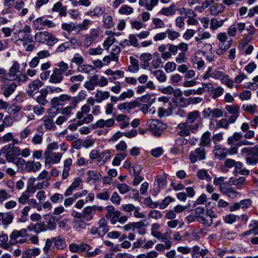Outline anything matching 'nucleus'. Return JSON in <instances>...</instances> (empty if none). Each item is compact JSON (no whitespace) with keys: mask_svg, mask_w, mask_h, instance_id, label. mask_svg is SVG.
Instances as JSON below:
<instances>
[{"mask_svg":"<svg viewBox=\"0 0 258 258\" xmlns=\"http://www.w3.org/2000/svg\"><path fill=\"white\" fill-rule=\"evenodd\" d=\"M109 96V92L97 90L95 95V101L97 103H101L102 101L108 99Z\"/></svg>","mask_w":258,"mask_h":258,"instance_id":"obj_38","label":"nucleus"},{"mask_svg":"<svg viewBox=\"0 0 258 258\" xmlns=\"http://www.w3.org/2000/svg\"><path fill=\"white\" fill-rule=\"evenodd\" d=\"M126 156V154L124 153L117 154L112 160V164L113 166L119 165L121 161L123 160Z\"/></svg>","mask_w":258,"mask_h":258,"instance_id":"obj_55","label":"nucleus"},{"mask_svg":"<svg viewBox=\"0 0 258 258\" xmlns=\"http://www.w3.org/2000/svg\"><path fill=\"white\" fill-rule=\"evenodd\" d=\"M110 151L104 150L100 153L99 159L97 160V165L101 166L104 164L110 158Z\"/></svg>","mask_w":258,"mask_h":258,"instance_id":"obj_31","label":"nucleus"},{"mask_svg":"<svg viewBox=\"0 0 258 258\" xmlns=\"http://www.w3.org/2000/svg\"><path fill=\"white\" fill-rule=\"evenodd\" d=\"M39 94L40 95L36 98V102L41 105H46L48 102L46 99L48 94V91L42 89L39 91Z\"/></svg>","mask_w":258,"mask_h":258,"instance_id":"obj_37","label":"nucleus"},{"mask_svg":"<svg viewBox=\"0 0 258 258\" xmlns=\"http://www.w3.org/2000/svg\"><path fill=\"white\" fill-rule=\"evenodd\" d=\"M160 225L158 223H153L151 225V234L156 238H161V232L159 231Z\"/></svg>","mask_w":258,"mask_h":258,"instance_id":"obj_45","label":"nucleus"},{"mask_svg":"<svg viewBox=\"0 0 258 258\" xmlns=\"http://www.w3.org/2000/svg\"><path fill=\"white\" fill-rule=\"evenodd\" d=\"M166 33L167 37L169 40L171 41L175 40L180 36V34L178 32L170 29L169 28L166 29Z\"/></svg>","mask_w":258,"mask_h":258,"instance_id":"obj_59","label":"nucleus"},{"mask_svg":"<svg viewBox=\"0 0 258 258\" xmlns=\"http://www.w3.org/2000/svg\"><path fill=\"white\" fill-rule=\"evenodd\" d=\"M176 64L173 61H168L165 65L164 70L167 73L174 72L176 68Z\"/></svg>","mask_w":258,"mask_h":258,"instance_id":"obj_64","label":"nucleus"},{"mask_svg":"<svg viewBox=\"0 0 258 258\" xmlns=\"http://www.w3.org/2000/svg\"><path fill=\"white\" fill-rule=\"evenodd\" d=\"M175 12V6L174 5H172L169 7L163 8L159 11V13L166 16H169L174 15Z\"/></svg>","mask_w":258,"mask_h":258,"instance_id":"obj_43","label":"nucleus"},{"mask_svg":"<svg viewBox=\"0 0 258 258\" xmlns=\"http://www.w3.org/2000/svg\"><path fill=\"white\" fill-rule=\"evenodd\" d=\"M94 117L91 114H87L86 116H84L82 119H78V125H82L83 124H87L92 122L93 120Z\"/></svg>","mask_w":258,"mask_h":258,"instance_id":"obj_61","label":"nucleus"},{"mask_svg":"<svg viewBox=\"0 0 258 258\" xmlns=\"http://www.w3.org/2000/svg\"><path fill=\"white\" fill-rule=\"evenodd\" d=\"M191 62L193 66H196V68L199 71H203L205 68V61L204 60L197 55L193 56L191 58Z\"/></svg>","mask_w":258,"mask_h":258,"instance_id":"obj_32","label":"nucleus"},{"mask_svg":"<svg viewBox=\"0 0 258 258\" xmlns=\"http://www.w3.org/2000/svg\"><path fill=\"white\" fill-rule=\"evenodd\" d=\"M232 42L231 39L228 41L227 43H226V42L219 41L216 50V53L219 55L223 54L230 47Z\"/></svg>","mask_w":258,"mask_h":258,"instance_id":"obj_24","label":"nucleus"},{"mask_svg":"<svg viewBox=\"0 0 258 258\" xmlns=\"http://www.w3.org/2000/svg\"><path fill=\"white\" fill-rule=\"evenodd\" d=\"M17 87L16 83H9L5 81L3 82L1 88L3 90V95L6 97H9L15 90Z\"/></svg>","mask_w":258,"mask_h":258,"instance_id":"obj_14","label":"nucleus"},{"mask_svg":"<svg viewBox=\"0 0 258 258\" xmlns=\"http://www.w3.org/2000/svg\"><path fill=\"white\" fill-rule=\"evenodd\" d=\"M167 127L166 124L158 120L153 119L149 124V129L155 136H160Z\"/></svg>","mask_w":258,"mask_h":258,"instance_id":"obj_7","label":"nucleus"},{"mask_svg":"<svg viewBox=\"0 0 258 258\" xmlns=\"http://www.w3.org/2000/svg\"><path fill=\"white\" fill-rule=\"evenodd\" d=\"M91 22V21L89 19H84L81 23L77 25L75 24V31L77 33H79L82 31L88 30Z\"/></svg>","mask_w":258,"mask_h":258,"instance_id":"obj_30","label":"nucleus"},{"mask_svg":"<svg viewBox=\"0 0 258 258\" xmlns=\"http://www.w3.org/2000/svg\"><path fill=\"white\" fill-rule=\"evenodd\" d=\"M224 23V20H217L215 18H212L210 21V29L214 31L222 27Z\"/></svg>","mask_w":258,"mask_h":258,"instance_id":"obj_50","label":"nucleus"},{"mask_svg":"<svg viewBox=\"0 0 258 258\" xmlns=\"http://www.w3.org/2000/svg\"><path fill=\"white\" fill-rule=\"evenodd\" d=\"M172 242L171 240H168L165 241V244L158 243L155 246V249L158 251H163L165 249H169L171 248Z\"/></svg>","mask_w":258,"mask_h":258,"instance_id":"obj_54","label":"nucleus"},{"mask_svg":"<svg viewBox=\"0 0 258 258\" xmlns=\"http://www.w3.org/2000/svg\"><path fill=\"white\" fill-rule=\"evenodd\" d=\"M3 154L7 161L14 162L16 158L20 156V148L13 144H7L3 147Z\"/></svg>","mask_w":258,"mask_h":258,"instance_id":"obj_5","label":"nucleus"},{"mask_svg":"<svg viewBox=\"0 0 258 258\" xmlns=\"http://www.w3.org/2000/svg\"><path fill=\"white\" fill-rule=\"evenodd\" d=\"M28 235L27 229L22 228L20 230H14L10 235V243L12 245L23 243L27 241Z\"/></svg>","mask_w":258,"mask_h":258,"instance_id":"obj_6","label":"nucleus"},{"mask_svg":"<svg viewBox=\"0 0 258 258\" xmlns=\"http://www.w3.org/2000/svg\"><path fill=\"white\" fill-rule=\"evenodd\" d=\"M131 64L128 66V71L132 73H137L140 69L139 60L134 56L130 57Z\"/></svg>","mask_w":258,"mask_h":258,"instance_id":"obj_35","label":"nucleus"},{"mask_svg":"<svg viewBox=\"0 0 258 258\" xmlns=\"http://www.w3.org/2000/svg\"><path fill=\"white\" fill-rule=\"evenodd\" d=\"M220 191L225 195H226L231 199H235L240 196V194L234 190L230 186L222 185L220 187Z\"/></svg>","mask_w":258,"mask_h":258,"instance_id":"obj_15","label":"nucleus"},{"mask_svg":"<svg viewBox=\"0 0 258 258\" xmlns=\"http://www.w3.org/2000/svg\"><path fill=\"white\" fill-rule=\"evenodd\" d=\"M195 217L200 223L210 226L215 215L213 211H206L204 207H199L195 210Z\"/></svg>","mask_w":258,"mask_h":258,"instance_id":"obj_2","label":"nucleus"},{"mask_svg":"<svg viewBox=\"0 0 258 258\" xmlns=\"http://www.w3.org/2000/svg\"><path fill=\"white\" fill-rule=\"evenodd\" d=\"M83 180L80 177H76L71 185L69 186L64 193L65 197H69L72 194L73 191L76 190L80 185H82Z\"/></svg>","mask_w":258,"mask_h":258,"instance_id":"obj_18","label":"nucleus"},{"mask_svg":"<svg viewBox=\"0 0 258 258\" xmlns=\"http://www.w3.org/2000/svg\"><path fill=\"white\" fill-rule=\"evenodd\" d=\"M40 253V249L39 248L35 247L34 248H30L25 250L23 253V257L28 258L34 256L38 255Z\"/></svg>","mask_w":258,"mask_h":258,"instance_id":"obj_44","label":"nucleus"},{"mask_svg":"<svg viewBox=\"0 0 258 258\" xmlns=\"http://www.w3.org/2000/svg\"><path fill=\"white\" fill-rule=\"evenodd\" d=\"M77 106V101H72L69 105L63 107L61 110V113L68 119L73 115L72 110Z\"/></svg>","mask_w":258,"mask_h":258,"instance_id":"obj_19","label":"nucleus"},{"mask_svg":"<svg viewBox=\"0 0 258 258\" xmlns=\"http://www.w3.org/2000/svg\"><path fill=\"white\" fill-rule=\"evenodd\" d=\"M225 7L220 3H216L212 5L209 8L211 15L217 16L224 11Z\"/></svg>","mask_w":258,"mask_h":258,"instance_id":"obj_27","label":"nucleus"},{"mask_svg":"<svg viewBox=\"0 0 258 258\" xmlns=\"http://www.w3.org/2000/svg\"><path fill=\"white\" fill-rule=\"evenodd\" d=\"M176 130L179 136L185 137L190 135L191 127L187 122H183L178 124Z\"/></svg>","mask_w":258,"mask_h":258,"instance_id":"obj_17","label":"nucleus"},{"mask_svg":"<svg viewBox=\"0 0 258 258\" xmlns=\"http://www.w3.org/2000/svg\"><path fill=\"white\" fill-rule=\"evenodd\" d=\"M41 164L40 162L34 161H27L25 166V169L27 172H36L40 169L41 167Z\"/></svg>","mask_w":258,"mask_h":258,"instance_id":"obj_22","label":"nucleus"},{"mask_svg":"<svg viewBox=\"0 0 258 258\" xmlns=\"http://www.w3.org/2000/svg\"><path fill=\"white\" fill-rule=\"evenodd\" d=\"M197 176L199 179L206 180L207 182L210 181L212 180V178L208 173V171L205 169L198 170L197 173Z\"/></svg>","mask_w":258,"mask_h":258,"instance_id":"obj_42","label":"nucleus"},{"mask_svg":"<svg viewBox=\"0 0 258 258\" xmlns=\"http://www.w3.org/2000/svg\"><path fill=\"white\" fill-rule=\"evenodd\" d=\"M42 120L44 122V127L47 130H52L56 129V126L54 124L52 118L48 116H44L42 118Z\"/></svg>","mask_w":258,"mask_h":258,"instance_id":"obj_41","label":"nucleus"},{"mask_svg":"<svg viewBox=\"0 0 258 258\" xmlns=\"http://www.w3.org/2000/svg\"><path fill=\"white\" fill-rule=\"evenodd\" d=\"M222 84H224L227 87L232 88L233 87V81L229 79V76L227 75H223L220 78Z\"/></svg>","mask_w":258,"mask_h":258,"instance_id":"obj_62","label":"nucleus"},{"mask_svg":"<svg viewBox=\"0 0 258 258\" xmlns=\"http://www.w3.org/2000/svg\"><path fill=\"white\" fill-rule=\"evenodd\" d=\"M215 157L222 160L225 159L228 155L227 149L225 148H218L213 150Z\"/></svg>","mask_w":258,"mask_h":258,"instance_id":"obj_33","label":"nucleus"},{"mask_svg":"<svg viewBox=\"0 0 258 258\" xmlns=\"http://www.w3.org/2000/svg\"><path fill=\"white\" fill-rule=\"evenodd\" d=\"M30 210L29 206H25L22 210L21 215L18 221L20 222H25L28 220V212Z\"/></svg>","mask_w":258,"mask_h":258,"instance_id":"obj_57","label":"nucleus"},{"mask_svg":"<svg viewBox=\"0 0 258 258\" xmlns=\"http://www.w3.org/2000/svg\"><path fill=\"white\" fill-rule=\"evenodd\" d=\"M242 137V134L240 133L235 132L232 136L228 138L227 143L230 145H232L235 142L240 141Z\"/></svg>","mask_w":258,"mask_h":258,"instance_id":"obj_52","label":"nucleus"},{"mask_svg":"<svg viewBox=\"0 0 258 258\" xmlns=\"http://www.w3.org/2000/svg\"><path fill=\"white\" fill-rule=\"evenodd\" d=\"M211 136V134L209 131H207L205 132L202 136L201 137L200 140V145L201 147H205L210 146L211 144V139L210 137Z\"/></svg>","mask_w":258,"mask_h":258,"instance_id":"obj_40","label":"nucleus"},{"mask_svg":"<svg viewBox=\"0 0 258 258\" xmlns=\"http://www.w3.org/2000/svg\"><path fill=\"white\" fill-rule=\"evenodd\" d=\"M105 9L103 7L96 6L93 9L89 10L87 15L91 17H96L99 18L105 12Z\"/></svg>","mask_w":258,"mask_h":258,"instance_id":"obj_28","label":"nucleus"},{"mask_svg":"<svg viewBox=\"0 0 258 258\" xmlns=\"http://www.w3.org/2000/svg\"><path fill=\"white\" fill-rule=\"evenodd\" d=\"M48 32L41 31L37 32L34 36L35 40L39 43H44L46 42Z\"/></svg>","mask_w":258,"mask_h":258,"instance_id":"obj_47","label":"nucleus"},{"mask_svg":"<svg viewBox=\"0 0 258 258\" xmlns=\"http://www.w3.org/2000/svg\"><path fill=\"white\" fill-rule=\"evenodd\" d=\"M20 66L18 62L14 61L9 69V73L6 75L4 78L8 81H16L19 82H25L28 80V77L20 71Z\"/></svg>","mask_w":258,"mask_h":258,"instance_id":"obj_4","label":"nucleus"},{"mask_svg":"<svg viewBox=\"0 0 258 258\" xmlns=\"http://www.w3.org/2000/svg\"><path fill=\"white\" fill-rule=\"evenodd\" d=\"M134 9L127 5H122L118 10V13L121 15H130L134 12Z\"/></svg>","mask_w":258,"mask_h":258,"instance_id":"obj_49","label":"nucleus"},{"mask_svg":"<svg viewBox=\"0 0 258 258\" xmlns=\"http://www.w3.org/2000/svg\"><path fill=\"white\" fill-rule=\"evenodd\" d=\"M73 160L71 158H68L64 161L63 171L61 174V178L62 179H65L69 177V172Z\"/></svg>","mask_w":258,"mask_h":258,"instance_id":"obj_23","label":"nucleus"},{"mask_svg":"<svg viewBox=\"0 0 258 258\" xmlns=\"http://www.w3.org/2000/svg\"><path fill=\"white\" fill-rule=\"evenodd\" d=\"M103 210V207L101 206H87L83 209L84 219L86 221H91L97 211L101 212Z\"/></svg>","mask_w":258,"mask_h":258,"instance_id":"obj_8","label":"nucleus"},{"mask_svg":"<svg viewBox=\"0 0 258 258\" xmlns=\"http://www.w3.org/2000/svg\"><path fill=\"white\" fill-rule=\"evenodd\" d=\"M249 230L245 231L240 235V237L243 238L250 236V235H258V221L255 220H251L248 225Z\"/></svg>","mask_w":258,"mask_h":258,"instance_id":"obj_13","label":"nucleus"},{"mask_svg":"<svg viewBox=\"0 0 258 258\" xmlns=\"http://www.w3.org/2000/svg\"><path fill=\"white\" fill-rule=\"evenodd\" d=\"M102 27L104 29H110L114 26L113 17L108 14H104L102 18Z\"/></svg>","mask_w":258,"mask_h":258,"instance_id":"obj_26","label":"nucleus"},{"mask_svg":"<svg viewBox=\"0 0 258 258\" xmlns=\"http://www.w3.org/2000/svg\"><path fill=\"white\" fill-rule=\"evenodd\" d=\"M43 83L39 80L36 79L29 83L27 93L30 96H33L37 94L39 89L42 86Z\"/></svg>","mask_w":258,"mask_h":258,"instance_id":"obj_12","label":"nucleus"},{"mask_svg":"<svg viewBox=\"0 0 258 258\" xmlns=\"http://www.w3.org/2000/svg\"><path fill=\"white\" fill-rule=\"evenodd\" d=\"M225 109L231 116L229 117L230 121L233 123L236 120L239 115L240 107L237 104L227 105Z\"/></svg>","mask_w":258,"mask_h":258,"instance_id":"obj_11","label":"nucleus"},{"mask_svg":"<svg viewBox=\"0 0 258 258\" xmlns=\"http://www.w3.org/2000/svg\"><path fill=\"white\" fill-rule=\"evenodd\" d=\"M134 231L137 230L138 233L140 235H144L146 233V230L144 228L147 226L146 221H140L137 222H133Z\"/></svg>","mask_w":258,"mask_h":258,"instance_id":"obj_29","label":"nucleus"},{"mask_svg":"<svg viewBox=\"0 0 258 258\" xmlns=\"http://www.w3.org/2000/svg\"><path fill=\"white\" fill-rule=\"evenodd\" d=\"M52 240L54 246L57 249H62L67 246L65 240L62 238V236H58L52 238Z\"/></svg>","mask_w":258,"mask_h":258,"instance_id":"obj_39","label":"nucleus"},{"mask_svg":"<svg viewBox=\"0 0 258 258\" xmlns=\"http://www.w3.org/2000/svg\"><path fill=\"white\" fill-rule=\"evenodd\" d=\"M61 29L67 31L68 33H71L73 30H75V24L73 22L63 23L61 25Z\"/></svg>","mask_w":258,"mask_h":258,"instance_id":"obj_63","label":"nucleus"},{"mask_svg":"<svg viewBox=\"0 0 258 258\" xmlns=\"http://www.w3.org/2000/svg\"><path fill=\"white\" fill-rule=\"evenodd\" d=\"M242 109L251 114L256 113L257 112V106L255 104H244L242 106Z\"/></svg>","mask_w":258,"mask_h":258,"instance_id":"obj_56","label":"nucleus"},{"mask_svg":"<svg viewBox=\"0 0 258 258\" xmlns=\"http://www.w3.org/2000/svg\"><path fill=\"white\" fill-rule=\"evenodd\" d=\"M31 33L30 26L25 25L22 29L14 32L12 40L17 45L24 47L26 51H32L35 48V44Z\"/></svg>","mask_w":258,"mask_h":258,"instance_id":"obj_1","label":"nucleus"},{"mask_svg":"<svg viewBox=\"0 0 258 258\" xmlns=\"http://www.w3.org/2000/svg\"><path fill=\"white\" fill-rule=\"evenodd\" d=\"M13 219L12 213L0 212V224L7 226L12 222Z\"/></svg>","mask_w":258,"mask_h":258,"instance_id":"obj_25","label":"nucleus"},{"mask_svg":"<svg viewBox=\"0 0 258 258\" xmlns=\"http://www.w3.org/2000/svg\"><path fill=\"white\" fill-rule=\"evenodd\" d=\"M113 185H116L117 189L121 194H125L130 191L131 187L125 183H119L117 181L113 182Z\"/></svg>","mask_w":258,"mask_h":258,"instance_id":"obj_46","label":"nucleus"},{"mask_svg":"<svg viewBox=\"0 0 258 258\" xmlns=\"http://www.w3.org/2000/svg\"><path fill=\"white\" fill-rule=\"evenodd\" d=\"M198 35L195 39L197 42H199L204 39H209L211 37V33L208 31H204L202 28H199L197 30Z\"/></svg>","mask_w":258,"mask_h":258,"instance_id":"obj_34","label":"nucleus"},{"mask_svg":"<svg viewBox=\"0 0 258 258\" xmlns=\"http://www.w3.org/2000/svg\"><path fill=\"white\" fill-rule=\"evenodd\" d=\"M98 228L100 233L101 236L105 235L109 230V226L107 224V222L105 218H101L98 222Z\"/></svg>","mask_w":258,"mask_h":258,"instance_id":"obj_36","label":"nucleus"},{"mask_svg":"<svg viewBox=\"0 0 258 258\" xmlns=\"http://www.w3.org/2000/svg\"><path fill=\"white\" fill-rule=\"evenodd\" d=\"M135 95V93L132 89H127L125 91L122 92L119 95V99L120 101H123L126 98H131Z\"/></svg>","mask_w":258,"mask_h":258,"instance_id":"obj_58","label":"nucleus"},{"mask_svg":"<svg viewBox=\"0 0 258 258\" xmlns=\"http://www.w3.org/2000/svg\"><path fill=\"white\" fill-rule=\"evenodd\" d=\"M45 165L50 167L52 164L58 163L61 158L62 154L58 152H52L49 154H44Z\"/></svg>","mask_w":258,"mask_h":258,"instance_id":"obj_9","label":"nucleus"},{"mask_svg":"<svg viewBox=\"0 0 258 258\" xmlns=\"http://www.w3.org/2000/svg\"><path fill=\"white\" fill-rule=\"evenodd\" d=\"M87 182H90L91 181H97L99 179V176L95 171L89 170L87 173Z\"/></svg>","mask_w":258,"mask_h":258,"instance_id":"obj_60","label":"nucleus"},{"mask_svg":"<svg viewBox=\"0 0 258 258\" xmlns=\"http://www.w3.org/2000/svg\"><path fill=\"white\" fill-rule=\"evenodd\" d=\"M241 155L245 158L247 165H256L258 164V145L242 148L241 150Z\"/></svg>","mask_w":258,"mask_h":258,"instance_id":"obj_3","label":"nucleus"},{"mask_svg":"<svg viewBox=\"0 0 258 258\" xmlns=\"http://www.w3.org/2000/svg\"><path fill=\"white\" fill-rule=\"evenodd\" d=\"M229 183L230 185H234L238 189H241L246 184V179L243 176L238 178L231 177L229 180Z\"/></svg>","mask_w":258,"mask_h":258,"instance_id":"obj_21","label":"nucleus"},{"mask_svg":"<svg viewBox=\"0 0 258 258\" xmlns=\"http://www.w3.org/2000/svg\"><path fill=\"white\" fill-rule=\"evenodd\" d=\"M206 157V152L204 147H200L189 154V160L191 163H195L198 160H205Z\"/></svg>","mask_w":258,"mask_h":258,"instance_id":"obj_10","label":"nucleus"},{"mask_svg":"<svg viewBox=\"0 0 258 258\" xmlns=\"http://www.w3.org/2000/svg\"><path fill=\"white\" fill-rule=\"evenodd\" d=\"M63 79V74L60 73L57 69H53L52 73L49 77V82L54 84H58L62 82Z\"/></svg>","mask_w":258,"mask_h":258,"instance_id":"obj_20","label":"nucleus"},{"mask_svg":"<svg viewBox=\"0 0 258 258\" xmlns=\"http://www.w3.org/2000/svg\"><path fill=\"white\" fill-rule=\"evenodd\" d=\"M223 75V73L222 72L217 70L212 71V68L211 67H209L203 75V79L204 80H206L211 77L217 80L220 79Z\"/></svg>","mask_w":258,"mask_h":258,"instance_id":"obj_16","label":"nucleus"},{"mask_svg":"<svg viewBox=\"0 0 258 258\" xmlns=\"http://www.w3.org/2000/svg\"><path fill=\"white\" fill-rule=\"evenodd\" d=\"M78 70L80 72L92 74L95 71V68L91 65L84 64L78 67Z\"/></svg>","mask_w":258,"mask_h":258,"instance_id":"obj_53","label":"nucleus"},{"mask_svg":"<svg viewBox=\"0 0 258 258\" xmlns=\"http://www.w3.org/2000/svg\"><path fill=\"white\" fill-rule=\"evenodd\" d=\"M90 111V107L89 105L87 104L83 105L81 107V111L77 112L76 118L78 119H82L84 114H88Z\"/></svg>","mask_w":258,"mask_h":258,"instance_id":"obj_51","label":"nucleus"},{"mask_svg":"<svg viewBox=\"0 0 258 258\" xmlns=\"http://www.w3.org/2000/svg\"><path fill=\"white\" fill-rule=\"evenodd\" d=\"M152 74L159 82L161 83L166 82L167 80V76L162 70H158L154 71L152 72Z\"/></svg>","mask_w":258,"mask_h":258,"instance_id":"obj_48","label":"nucleus"}]
</instances>
